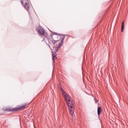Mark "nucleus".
<instances>
[{"label":"nucleus","mask_w":128,"mask_h":128,"mask_svg":"<svg viewBox=\"0 0 128 128\" xmlns=\"http://www.w3.org/2000/svg\"><path fill=\"white\" fill-rule=\"evenodd\" d=\"M60 90L62 94L64 96V98L66 102H67L70 114L72 116H74V107L72 102L70 100V96H68V94L64 90H62V88H60Z\"/></svg>","instance_id":"1"},{"label":"nucleus","mask_w":128,"mask_h":128,"mask_svg":"<svg viewBox=\"0 0 128 128\" xmlns=\"http://www.w3.org/2000/svg\"><path fill=\"white\" fill-rule=\"evenodd\" d=\"M21 4H23L24 6L27 10H30V4L28 3V0H22Z\"/></svg>","instance_id":"2"},{"label":"nucleus","mask_w":128,"mask_h":128,"mask_svg":"<svg viewBox=\"0 0 128 128\" xmlns=\"http://www.w3.org/2000/svg\"><path fill=\"white\" fill-rule=\"evenodd\" d=\"M37 30H38L39 34L40 36H44V28H42L40 26L38 28Z\"/></svg>","instance_id":"3"},{"label":"nucleus","mask_w":128,"mask_h":128,"mask_svg":"<svg viewBox=\"0 0 128 128\" xmlns=\"http://www.w3.org/2000/svg\"><path fill=\"white\" fill-rule=\"evenodd\" d=\"M52 38H53V39H52V44L53 48H54V44H56V42H58V39L54 38H58V36H53Z\"/></svg>","instance_id":"4"},{"label":"nucleus","mask_w":128,"mask_h":128,"mask_svg":"<svg viewBox=\"0 0 128 128\" xmlns=\"http://www.w3.org/2000/svg\"><path fill=\"white\" fill-rule=\"evenodd\" d=\"M52 60L53 62H54L55 60H56V53L54 52H52Z\"/></svg>","instance_id":"5"},{"label":"nucleus","mask_w":128,"mask_h":128,"mask_svg":"<svg viewBox=\"0 0 128 128\" xmlns=\"http://www.w3.org/2000/svg\"><path fill=\"white\" fill-rule=\"evenodd\" d=\"M102 110L101 107H98V114L100 116L102 114Z\"/></svg>","instance_id":"6"},{"label":"nucleus","mask_w":128,"mask_h":128,"mask_svg":"<svg viewBox=\"0 0 128 128\" xmlns=\"http://www.w3.org/2000/svg\"><path fill=\"white\" fill-rule=\"evenodd\" d=\"M124 22H123L122 24L121 32H124Z\"/></svg>","instance_id":"7"},{"label":"nucleus","mask_w":128,"mask_h":128,"mask_svg":"<svg viewBox=\"0 0 128 128\" xmlns=\"http://www.w3.org/2000/svg\"><path fill=\"white\" fill-rule=\"evenodd\" d=\"M62 43H60L58 44L57 48H56V52H58V48H60V46H62Z\"/></svg>","instance_id":"8"},{"label":"nucleus","mask_w":128,"mask_h":128,"mask_svg":"<svg viewBox=\"0 0 128 128\" xmlns=\"http://www.w3.org/2000/svg\"><path fill=\"white\" fill-rule=\"evenodd\" d=\"M26 108V106H23L20 108H19V110H22V108Z\"/></svg>","instance_id":"9"},{"label":"nucleus","mask_w":128,"mask_h":128,"mask_svg":"<svg viewBox=\"0 0 128 128\" xmlns=\"http://www.w3.org/2000/svg\"><path fill=\"white\" fill-rule=\"evenodd\" d=\"M64 36L63 38L62 39V40H61V42H64Z\"/></svg>","instance_id":"10"},{"label":"nucleus","mask_w":128,"mask_h":128,"mask_svg":"<svg viewBox=\"0 0 128 128\" xmlns=\"http://www.w3.org/2000/svg\"><path fill=\"white\" fill-rule=\"evenodd\" d=\"M49 47L50 48V45H49Z\"/></svg>","instance_id":"11"}]
</instances>
